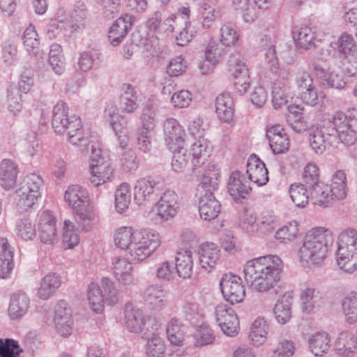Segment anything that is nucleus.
Returning a JSON list of instances; mask_svg holds the SVG:
<instances>
[{
  "instance_id": "nucleus-11",
  "label": "nucleus",
  "mask_w": 357,
  "mask_h": 357,
  "mask_svg": "<svg viewBox=\"0 0 357 357\" xmlns=\"http://www.w3.org/2000/svg\"><path fill=\"white\" fill-rule=\"evenodd\" d=\"M310 147L317 154H322L327 146H333L336 144V136L331 132V129L325 121L322 126L313 127L309 132Z\"/></svg>"
},
{
  "instance_id": "nucleus-46",
  "label": "nucleus",
  "mask_w": 357,
  "mask_h": 357,
  "mask_svg": "<svg viewBox=\"0 0 357 357\" xmlns=\"http://www.w3.org/2000/svg\"><path fill=\"white\" fill-rule=\"evenodd\" d=\"M15 231L17 237L24 241H32L36 236V225L29 218H22L17 220Z\"/></svg>"
},
{
  "instance_id": "nucleus-5",
  "label": "nucleus",
  "mask_w": 357,
  "mask_h": 357,
  "mask_svg": "<svg viewBox=\"0 0 357 357\" xmlns=\"http://www.w3.org/2000/svg\"><path fill=\"white\" fill-rule=\"evenodd\" d=\"M336 255L337 265L344 272L357 269V230L348 228L340 234Z\"/></svg>"
},
{
  "instance_id": "nucleus-53",
  "label": "nucleus",
  "mask_w": 357,
  "mask_h": 357,
  "mask_svg": "<svg viewBox=\"0 0 357 357\" xmlns=\"http://www.w3.org/2000/svg\"><path fill=\"white\" fill-rule=\"evenodd\" d=\"M23 44L26 52L32 56H37L39 52L40 41L35 27L30 24L24 31Z\"/></svg>"
},
{
  "instance_id": "nucleus-58",
  "label": "nucleus",
  "mask_w": 357,
  "mask_h": 357,
  "mask_svg": "<svg viewBox=\"0 0 357 357\" xmlns=\"http://www.w3.org/2000/svg\"><path fill=\"white\" fill-rule=\"evenodd\" d=\"M287 86L284 82L275 80L272 86V102L275 109H280L285 105L287 100Z\"/></svg>"
},
{
  "instance_id": "nucleus-38",
  "label": "nucleus",
  "mask_w": 357,
  "mask_h": 357,
  "mask_svg": "<svg viewBox=\"0 0 357 357\" xmlns=\"http://www.w3.org/2000/svg\"><path fill=\"white\" fill-rule=\"evenodd\" d=\"M321 299V294L318 289L311 287L304 289L300 296L303 312L306 314L313 312L315 308L320 306Z\"/></svg>"
},
{
  "instance_id": "nucleus-24",
  "label": "nucleus",
  "mask_w": 357,
  "mask_h": 357,
  "mask_svg": "<svg viewBox=\"0 0 357 357\" xmlns=\"http://www.w3.org/2000/svg\"><path fill=\"white\" fill-rule=\"evenodd\" d=\"M211 152V146L208 139L204 137H199L191 145L189 150L190 156V168L200 167L208 161Z\"/></svg>"
},
{
  "instance_id": "nucleus-19",
  "label": "nucleus",
  "mask_w": 357,
  "mask_h": 357,
  "mask_svg": "<svg viewBox=\"0 0 357 357\" xmlns=\"http://www.w3.org/2000/svg\"><path fill=\"white\" fill-rule=\"evenodd\" d=\"M39 237L43 243L52 244L56 237V218L50 211L38 214Z\"/></svg>"
},
{
  "instance_id": "nucleus-43",
  "label": "nucleus",
  "mask_w": 357,
  "mask_h": 357,
  "mask_svg": "<svg viewBox=\"0 0 357 357\" xmlns=\"http://www.w3.org/2000/svg\"><path fill=\"white\" fill-rule=\"evenodd\" d=\"M141 229H135L131 227H121L117 229L114 235L115 245L121 249L127 250L134 240V236L139 233Z\"/></svg>"
},
{
  "instance_id": "nucleus-27",
  "label": "nucleus",
  "mask_w": 357,
  "mask_h": 357,
  "mask_svg": "<svg viewBox=\"0 0 357 357\" xmlns=\"http://www.w3.org/2000/svg\"><path fill=\"white\" fill-rule=\"evenodd\" d=\"M221 211V204L213 192H206L199 202V213L201 218L212 220L216 218Z\"/></svg>"
},
{
  "instance_id": "nucleus-39",
  "label": "nucleus",
  "mask_w": 357,
  "mask_h": 357,
  "mask_svg": "<svg viewBox=\"0 0 357 357\" xmlns=\"http://www.w3.org/2000/svg\"><path fill=\"white\" fill-rule=\"evenodd\" d=\"M155 182L143 178L138 180L134 186V199L138 205H143L150 200L154 192Z\"/></svg>"
},
{
  "instance_id": "nucleus-33",
  "label": "nucleus",
  "mask_w": 357,
  "mask_h": 357,
  "mask_svg": "<svg viewBox=\"0 0 357 357\" xmlns=\"http://www.w3.org/2000/svg\"><path fill=\"white\" fill-rule=\"evenodd\" d=\"M113 274L118 281L123 284H130L133 281L132 266L128 259L116 257L112 259Z\"/></svg>"
},
{
  "instance_id": "nucleus-60",
  "label": "nucleus",
  "mask_w": 357,
  "mask_h": 357,
  "mask_svg": "<svg viewBox=\"0 0 357 357\" xmlns=\"http://www.w3.org/2000/svg\"><path fill=\"white\" fill-rule=\"evenodd\" d=\"M297 221L293 220L287 222L280 228L275 233V238L282 243L291 242L296 238L299 228Z\"/></svg>"
},
{
  "instance_id": "nucleus-8",
  "label": "nucleus",
  "mask_w": 357,
  "mask_h": 357,
  "mask_svg": "<svg viewBox=\"0 0 357 357\" xmlns=\"http://www.w3.org/2000/svg\"><path fill=\"white\" fill-rule=\"evenodd\" d=\"M87 297L91 308L97 313L102 311L105 303L114 305L119 301L117 290L108 278H102L100 286L91 282L88 287Z\"/></svg>"
},
{
  "instance_id": "nucleus-47",
  "label": "nucleus",
  "mask_w": 357,
  "mask_h": 357,
  "mask_svg": "<svg viewBox=\"0 0 357 357\" xmlns=\"http://www.w3.org/2000/svg\"><path fill=\"white\" fill-rule=\"evenodd\" d=\"M292 35L296 45L301 48L307 49L316 45L314 33L309 26L294 27Z\"/></svg>"
},
{
  "instance_id": "nucleus-61",
  "label": "nucleus",
  "mask_w": 357,
  "mask_h": 357,
  "mask_svg": "<svg viewBox=\"0 0 357 357\" xmlns=\"http://www.w3.org/2000/svg\"><path fill=\"white\" fill-rule=\"evenodd\" d=\"M335 41L339 46L338 50L340 54V59H344L348 55H354L356 52V42L351 35L344 33Z\"/></svg>"
},
{
  "instance_id": "nucleus-17",
  "label": "nucleus",
  "mask_w": 357,
  "mask_h": 357,
  "mask_svg": "<svg viewBox=\"0 0 357 357\" xmlns=\"http://www.w3.org/2000/svg\"><path fill=\"white\" fill-rule=\"evenodd\" d=\"M54 322L57 332L63 337L71 335L73 328L71 309L64 301L55 306Z\"/></svg>"
},
{
  "instance_id": "nucleus-9",
  "label": "nucleus",
  "mask_w": 357,
  "mask_h": 357,
  "mask_svg": "<svg viewBox=\"0 0 357 357\" xmlns=\"http://www.w3.org/2000/svg\"><path fill=\"white\" fill-rule=\"evenodd\" d=\"M43 181L40 175L30 174L26 175L16 190L17 204L22 211L32 207L40 197V189Z\"/></svg>"
},
{
  "instance_id": "nucleus-62",
  "label": "nucleus",
  "mask_w": 357,
  "mask_h": 357,
  "mask_svg": "<svg viewBox=\"0 0 357 357\" xmlns=\"http://www.w3.org/2000/svg\"><path fill=\"white\" fill-rule=\"evenodd\" d=\"M302 101L310 106L321 105L326 98V94L319 91L314 85L303 93H299Z\"/></svg>"
},
{
  "instance_id": "nucleus-14",
  "label": "nucleus",
  "mask_w": 357,
  "mask_h": 357,
  "mask_svg": "<svg viewBox=\"0 0 357 357\" xmlns=\"http://www.w3.org/2000/svg\"><path fill=\"white\" fill-rule=\"evenodd\" d=\"M180 207L179 197L177 193L172 190H167L162 192L155 204L157 215L164 221H168L174 218L178 213Z\"/></svg>"
},
{
  "instance_id": "nucleus-59",
  "label": "nucleus",
  "mask_w": 357,
  "mask_h": 357,
  "mask_svg": "<svg viewBox=\"0 0 357 357\" xmlns=\"http://www.w3.org/2000/svg\"><path fill=\"white\" fill-rule=\"evenodd\" d=\"M273 314L275 319L279 324H287L291 318L290 302L287 299H279L273 307Z\"/></svg>"
},
{
  "instance_id": "nucleus-41",
  "label": "nucleus",
  "mask_w": 357,
  "mask_h": 357,
  "mask_svg": "<svg viewBox=\"0 0 357 357\" xmlns=\"http://www.w3.org/2000/svg\"><path fill=\"white\" fill-rule=\"evenodd\" d=\"M310 193V200L315 205H319L323 207H328L333 196L332 195L329 187L324 184H317L314 186L309 188Z\"/></svg>"
},
{
  "instance_id": "nucleus-32",
  "label": "nucleus",
  "mask_w": 357,
  "mask_h": 357,
  "mask_svg": "<svg viewBox=\"0 0 357 357\" xmlns=\"http://www.w3.org/2000/svg\"><path fill=\"white\" fill-rule=\"evenodd\" d=\"M19 172L18 165L15 162L4 159L0 163V184L6 190L13 188L17 181Z\"/></svg>"
},
{
  "instance_id": "nucleus-45",
  "label": "nucleus",
  "mask_w": 357,
  "mask_h": 357,
  "mask_svg": "<svg viewBox=\"0 0 357 357\" xmlns=\"http://www.w3.org/2000/svg\"><path fill=\"white\" fill-rule=\"evenodd\" d=\"M64 199L73 209L89 199L88 192L80 185H72L66 190Z\"/></svg>"
},
{
  "instance_id": "nucleus-44",
  "label": "nucleus",
  "mask_w": 357,
  "mask_h": 357,
  "mask_svg": "<svg viewBox=\"0 0 357 357\" xmlns=\"http://www.w3.org/2000/svg\"><path fill=\"white\" fill-rule=\"evenodd\" d=\"M329 190L337 199H343L347 197V176L344 171L337 170L333 173Z\"/></svg>"
},
{
  "instance_id": "nucleus-13",
  "label": "nucleus",
  "mask_w": 357,
  "mask_h": 357,
  "mask_svg": "<svg viewBox=\"0 0 357 357\" xmlns=\"http://www.w3.org/2000/svg\"><path fill=\"white\" fill-rule=\"evenodd\" d=\"M148 321L155 323V328L153 327V329L158 328V324L155 319L145 315L142 310L135 307L132 304H126L124 312V324L129 332L141 333Z\"/></svg>"
},
{
  "instance_id": "nucleus-12",
  "label": "nucleus",
  "mask_w": 357,
  "mask_h": 357,
  "mask_svg": "<svg viewBox=\"0 0 357 357\" xmlns=\"http://www.w3.org/2000/svg\"><path fill=\"white\" fill-rule=\"evenodd\" d=\"M215 319L221 330L227 336L234 337L238 333L239 321L234 310L225 303L218 305L215 310Z\"/></svg>"
},
{
  "instance_id": "nucleus-10",
  "label": "nucleus",
  "mask_w": 357,
  "mask_h": 357,
  "mask_svg": "<svg viewBox=\"0 0 357 357\" xmlns=\"http://www.w3.org/2000/svg\"><path fill=\"white\" fill-rule=\"evenodd\" d=\"M220 285L224 298L230 303H239L243 301L245 289L240 277L231 273L224 274Z\"/></svg>"
},
{
  "instance_id": "nucleus-52",
  "label": "nucleus",
  "mask_w": 357,
  "mask_h": 357,
  "mask_svg": "<svg viewBox=\"0 0 357 357\" xmlns=\"http://www.w3.org/2000/svg\"><path fill=\"white\" fill-rule=\"evenodd\" d=\"M131 200L130 185L123 183L119 185L115 192V207L116 211L122 213L128 208Z\"/></svg>"
},
{
  "instance_id": "nucleus-50",
  "label": "nucleus",
  "mask_w": 357,
  "mask_h": 357,
  "mask_svg": "<svg viewBox=\"0 0 357 357\" xmlns=\"http://www.w3.org/2000/svg\"><path fill=\"white\" fill-rule=\"evenodd\" d=\"M334 347L339 354L347 356L356 347L354 335L348 331H342L334 342Z\"/></svg>"
},
{
  "instance_id": "nucleus-23",
  "label": "nucleus",
  "mask_w": 357,
  "mask_h": 357,
  "mask_svg": "<svg viewBox=\"0 0 357 357\" xmlns=\"http://www.w3.org/2000/svg\"><path fill=\"white\" fill-rule=\"evenodd\" d=\"M230 70L234 77V86L235 90L243 95L247 92L250 87V79L247 65L240 59H236L230 65Z\"/></svg>"
},
{
  "instance_id": "nucleus-15",
  "label": "nucleus",
  "mask_w": 357,
  "mask_h": 357,
  "mask_svg": "<svg viewBox=\"0 0 357 357\" xmlns=\"http://www.w3.org/2000/svg\"><path fill=\"white\" fill-rule=\"evenodd\" d=\"M197 255L200 268L207 273L211 272L221 263V250L214 243L201 244Z\"/></svg>"
},
{
  "instance_id": "nucleus-56",
  "label": "nucleus",
  "mask_w": 357,
  "mask_h": 357,
  "mask_svg": "<svg viewBox=\"0 0 357 357\" xmlns=\"http://www.w3.org/2000/svg\"><path fill=\"white\" fill-rule=\"evenodd\" d=\"M289 192L292 202L298 207H305L310 199L309 189L301 183L291 185Z\"/></svg>"
},
{
  "instance_id": "nucleus-3",
  "label": "nucleus",
  "mask_w": 357,
  "mask_h": 357,
  "mask_svg": "<svg viewBox=\"0 0 357 357\" xmlns=\"http://www.w3.org/2000/svg\"><path fill=\"white\" fill-rule=\"evenodd\" d=\"M69 107L63 101L58 102L52 110V126L57 134L66 133L68 139L73 145L86 144L88 138L79 116L68 115Z\"/></svg>"
},
{
  "instance_id": "nucleus-1",
  "label": "nucleus",
  "mask_w": 357,
  "mask_h": 357,
  "mask_svg": "<svg viewBox=\"0 0 357 357\" xmlns=\"http://www.w3.org/2000/svg\"><path fill=\"white\" fill-rule=\"evenodd\" d=\"M282 267V261L277 255L255 258L244 266L245 279L252 289L267 292L280 280Z\"/></svg>"
},
{
  "instance_id": "nucleus-48",
  "label": "nucleus",
  "mask_w": 357,
  "mask_h": 357,
  "mask_svg": "<svg viewBox=\"0 0 357 357\" xmlns=\"http://www.w3.org/2000/svg\"><path fill=\"white\" fill-rule=\"evenodd\" d=\"M85 137L88 138L86 144H79V146H84L83 151H89L91 150L89 165L100 164L101 162L108 161L107 158L102 154V150L100 148L98 139L88 132H85Z\"/></svg>"
},
{
  "instance_id": "nucleus-57",
  "label": "nucleus",
  "mask_w": 357,
  "mask_h": 357,
  "mask_svg": "<svg viewBox=\"0 0 357 357\" xmlns=\"http://www.w3.org/2000/svg\"><path fill=\"white\" fill-rule=\"evenodd\" d=\"M234 8L240 12L243 20L245 22L250 23L255 20L257 17L255 6L250 0H231Z\"/></svg>"
},
{
  "instance_id": "nucleus-29",
  "label": "nucleus",
  "mask_w": 357,
  "mask_h": 357,
  "mask_svg": "<svg viewBox=\"0 0 357 357\" xmlns=\"http://www.w3.org/2000/svg\"><path fill=\"white\" fill-rule=\"evenodd\" d=\"M89 180L95 186L111 181L114 178V169L109 161L100 164L89 165Z\"/></svg>"
},
{
  "instance_id": "nucleus-20",
  "label": "nucleus",
  "mask_w": 357,
  "mask_h": 357,
  "mask_svg": "<svg viewBox=\"0 0 357 357\" xmlns=\"http://www.w3.org/2000/svg\"><path fill=\"white\" fill-rule=\"evenodd\" d=\"M266 137L275 154L283 153L289 150L290 140L280 125L276 124L268 128L266 130Z\"/></svg>"
},
{
  "instance_id": "nucleus-21",
  "label": "nucleus",
  "mask_w": 357,
  "mask_h": 357,
  "mask_svg": "<svg viewBox=\"0 0 357 357\" xmlns=\"http://www.w3.org/2000/svg\"><path fill=\"white\" fill-rule=\"evenodd\" d=\"M144 300L150 309L161 311L168 303L167 291L160 284L150 285L144 291Z\"/></svg>"
},
{
  "instance_id": "nucleus-6",
  "label": "nucleus",
  "mask_w": 357,
  "mask_h": 357,
  "mask_svg": "<svg viewBox=\"0 0 357 357\" xmlns=\"http://www.w3.org/2000/svg\"><path fill=\"white\" fill-rule=\"evenodd\" d=\"M327 124L331 132L336 136V142L339 141L346 146L354 144L357 132V108L349 109L347 114L337 112Z\"/></svg>"
},
{
  "instance_id": "nucleus-40",
  "label": "nucleus",
  "mask_w": 357,
  "mask_h": 357,
  "mask_svg": "<svg viewBox=\"0 0 357 357\" xmlns=\"http://www.w3.org/2000/svg\"><path fill=\"white\" fill-rule=\"evenodd\" d=\"M342 310L345 321L349 325L357 322V292L350 291L342 301Z\"/></svg>"
},
{
  "instance_id": "nucleus-54",
  "label": "nucleus",
  "mask_w": 357,
  "mask_h": 357,
  "mask_svg": "<svg viewBox=\"0 0 357 357\" xmlns=\"http://www.w3.org/2000/svg\"><path fill=\"white\" fill-rule=\"evenodd\" d=\"M193 336L194 344L197 347L211 344L215 339L213 331L208 325L204 323L197 326Z\"/></svg>"
},
{
  "instance_id": "nucleus-36",
  "label": "nucleus",
  "mask_w": 357,
  "mask_h": 357,
  "mask_svg": "<svg viewBox=\"0 0 357 357\" xmlns=\"http://www.w3.org/2000/svg\"><path fill=\"white\" fill-rule=\"evenodd\" d=\"M215 110L218 118L223 122L232 120L234 113V102L229 93H223L216 98Z\"/></svg>"
},
{
  "instance_id": "nucleus-2",
  "label": "nucleus",
  "mask_w": 357,
  "mask_h": 357,
  "mask_svg": "<svg viewBox=\"0 0 357 357\" xmlns=\"http://www.w3.org/2000/svg\"><path fill=\"white\" fill-rule=\"evenodd\" d=\"M333 243L331 231L321 227L312 229L306 234L298 250L300 261L305 266H309L310 264L321 266Z\"/></svg>"
},
{
  "instance_id": "nucleus-64",
  "label": "nucleus",
  "mask_w": 357,
  "mask_h": 357,
  "mask_svg": "<svg viewBox=\"0 0 357 357\" xmlns=\"http://www.w3.org/2000/svg\"><path fill=\"white\" fill-rule=\"evenodd\" d=\"M165 344L163 340L158 335L153 334L149 339L146 345V354L148 357H164Z\"/></svg>"
},
{
  "instance_id": "nucleus-22",
  "label": "nucleus",
  "mask_w": 357,
  "mask_h": 357,
  "mask_svg": "<svg viewBox=\"0 0 357 357\" xmlns=\"http://www.w3.org/2000/svg\"><path fill=\"white\" fill-rule=\"evenodd\" d=\"M245 174L248 181L258 186L264 185L268 181V169L264 162L255 155L248 158Z\"/></svg>"
},
{
  "instance_id": "nucleus-63",
  "label": "nucleus",
  "mask_w": 357,
  "mask_h": 357,
  "mask_svg": "<svg viewBox=\"0 0 357 357\" xmlns=\"http://www.w3.org/2000/svg\"><path fill=\"white\" fill-rule=\"evenodd\" d=\"M22 351L17 340L0 338V357H19Z\"/></svg>"
},
{
  "instance_id": "nucleus-31",
  "label": "nucleus",
  "mask_w": 357,
  "mask_h": 357,
  "mask_svg": "<svg viewBox=\"0 0 357 357\" xmlns=\"http://www.w3.org/2000/svg\"><path fill=\"white\" fill-rule=\"evenodd\" d=\"M158 102L154 97L148 99L140 116L142 126L139 130L153 131L157 123Z\"/></svg>"
},
{
  "instance_id": "nucleus-7",
  "label": "nucleus",
  "mask_w": 357,
  "mask_h": 357,
  "mask_svg": "<svg viewBox=\"0 0 357 357\" xmlns=\"http://www.w3.org/2000/svg\"><path fill=\"white\" fill-rule=\"evenodd\" d=\"M134 237L127 252L130 260L135 263L148 259L161 245L160 234L153 229H141Z\"/></svg>"
},
{
  "instance_id": "nucleus-49",
  "label": "nucleus",
  "mask_w": 357,
  "mask_h": 357,
  "mask_svg": "<svg viewBox=\"0 0 357 357\" xmlns=\"http://www.w3.org/2000/svg\"><path fill=\"white\" fill-rule=\"evenodd\" d=\"M181 313L185 320L196 325L202 321L204 313L199 305L195 301H185L181 306Z\"/></svg>"
},
{
  "instance_id": "nucleus-51",
  "label": "nucleus",
  "mask_w": 357,
  "mask_h": 357,
  "mask_svg": "<svg viewBox=\"0 0 357 357\" xmlns=\"http://www.w3.org/2000/svg\"><path fill=\"white\" fill-rule=\"evenodd\" d=\"M183 325L177 318H172L167 324V334L170 343L175 346H181L184 341Z\"/></svg>"
},
{
  "instance_id": "nucleus-25",
  "label": "nucleus",
  "mask_w": 357,
  "mask_h": 357,
  "mask_svg": "<svg viewBox=\"0 0 357 357\" xmlns=\"http://www.w3.org/2000/svg\"><path fill=\"white\" fill-rule=\"evenodd\" d=\"M331 342V335L328 332H316L307 338L308 349L314 356L322 357L329 352Z\"/></svg>"
},
{
  "instance_id": "nucleus-26",
  "label": "nucleus",
  "mask_w": 357,
  "mask_h": 357,
  "mask_svg": "<svg viewBox=\"0 0 357 357\" xmlns=\"http://www.w3.org/2000/svg\"><path fill=\"white\" fill-rule=\"evenodd\" d=\"M134 17L130 15H124L118 18L109 31L108 38L113 46H117L131 29Z\"/></svg>"
},
{
  "instance_id": "nucleus-35",
  "label": "nucleus",
  "mask_w": 357,
  "mask_h": 357,
  "mask_svg": "<svg viewBox=\"0 0 357 357\" xmlns=\"http://www.w3.org/2000/svg\"><path fill=\"white\" fill-rule=\"evenodd\" d=\"M13 267V249L6 238L0 237V278H8Z\"/></svg>"
},
{
  "instance_id": "nucleus-42",
  "label": "nucleus",
  "mask_w": 357,
  "mask_h": 357,
  "mask_svg": "<svg viewBox=\"0 0 357 357\" xmlns=\"http://www.w3.org/2000/svg\"><path fill=\"white\" fill-rule=\"evenodd\" d=\"M268 333V325L266 321L258 317L250 326L249 337L254 345L259 347L266 342Z\"/></svg>"
},
{
  "instance_id": "nucleus-16",
  "label": "nucleus",
  "mask_w": 357,
  "mask_h": 357,
  "mask_svg": "<svg viewBox=\"0 0 357 357\" xmlns=\"http://www.w3.org/2000/svg\"><path fill=\"white\" fill-rule=\"evenodd\" d=\"M163 132L165 144L169 150L183 146L186 134L176 119L169 118L164 122Z\"/></svg>"
},
{
  "instance_id": "nucleus-34",
  "label": "nucleus",
  "mask_w": 357,
  "mask_h": 357,
  "mask_svg": "<svg viewBox=\"0 0 357 357\" xmlns=\"http://www.w3.org/2000/svg\"><path fill=\"white\" fill-rule=\"evenodd\" d=\"M193 257L192 251L182 250L176 252L175 255V269L180 278H190L193 272Z\"/></svg>"
},
{
  "instance_id": "nucleus-4",
  "label": "nucleus",
  "mask_w": 357,
  "mask_h": 357,
  "mask_svg": "<svg viewBox=\"0 0 357 357\" xmlns=\"http://www.w3.org/2000/svg\"><path fill=\"white\" fill-rule=\"evenodd\" d=\"M87 9L82 1H77L73 7L68 11L63 19L52 22L47 29L49 38H54L63 29V36L75 32H82L86 27Z\"/></svg>"
},
{
  "instance_id": "nucleus-55",
  "label": "nucleus",
  "mask_w": 357,
  "mask_h": 357,
  "mask_svg": "<svg viewBox=\"0 0 357 357\" xmlns=\"http://www.w3.org/2000/svg\"><path fill=\"white\" fill-rule=\"evenodd\" d=\"M220 42L225 47L236 46L239 40L240 36L235 25L225 24L220 29Z\"/></svg>"
},
{
  "instance_id": "nucleus-28",
  "label": "nucleus",
  "mask_w": 357,
  "mask_h": 357,
  "mask_svg": "<svg viewBox=\"0 0 357 357\" xmlns=\"http://www.w3.org/2000/svg\"><path fill=\"white\" fill-rule=\"evenodd\" d=\"M29 304L30 299L26 293L19 291L13 294L8 310L10 319L18 320L22 318L26 314Z\"/></svg>"
},
{
  "instance_id": "nucleus-30",
  "label": "nucleus",
  "mask_w": 357,
  "mask_h": 357,
  "mask_svg": "<svg viewBox=\"0 0 357 357\" xmlns=\"http://www.w3.org/2000/svg\"><path fill=\"white\" fill-rule=\"evenodd\" d=\"M139 96L135 86L125 83L122 85L120 96V106L123 112H134L139 105Z\"/></svg>"
},
{
  "instance_id": "nucleus-18",
  "label": "nucleus",
  "mask_w": 357,
  "mask_h": 357,
  "mask_svg": "<svg viewBox=\"0 0 357 357\" xmlns=\"http://www.w3.org/2000/svg\"><path fill=\"white\" fill-rule=\"evenodd\" d=\"M227 189L234 200L245 199L251 190L246 174L238 170L233 172L228 181Z\"/></svg>"
},
{
  "instance_id": "nucleus-37",
  "label": "nucleus",
  "mask_w": 357,
  "mask_h": 357,
  "mask_svg": "<svg viewBox=\"0 0 357 357\" xmlns=\"http://www.w3.org/2000/svg\"><path fill=\"white\" fill-rule=\"evenodd\" d=\"M61 284L59 275L56 273L47 274L41 279L37 295L43 300H47L59 289Z\"/></svg>"
}]
</instances>
